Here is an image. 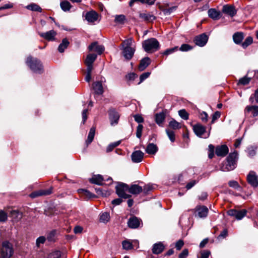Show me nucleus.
<instances>
[{
	"label": "nucleus",
	"instance_id": "obj_42",
	"mask_svg": "<svg viewBox=\"0 0 258 258\" xmlns=\"http://www.w3.org/2000/svg\"><path fill=\"white\" fill-rule=\"evenodd\" d=\"M253 42V38L251 36L247 37L244 41L241 43V46L243 48H246Z\"/></svg>",
	"mask_w": 258,
	"mask_h": 258
},
{
	"label": "nucleus",
	"instance_id": "obj_45",
	"mask_svg": "<svg viewBox=\"0 0 258 258\" xmlns=\"http://www.w3.org/2000/svg\"><path fill=\"white\" fill-rule=\"evenodd\" d=\"M249 101L251 103H253L254 102L258 103V89L255 91L254 94L250 97Z\"/></svg>",
	"mask_w": 258,
	"mask_h": 258
},
{
	"label": "nucleus",
	"instance_id": "obj_40",
	"mask_svg": "<svg viewBox=\"0 0 258 258\" xmlns=\"http://www.w3.org/2000/svg\"><path fill=\"white\" fill-rule=\"evenodd\" d=\"M11 216L16 221H18L22 218V214L17 210H13L11 212Z\"/></svg>",
	"mask_w": 258,
	"mask_h": 258
},
{
	"label": "nucleus",
	"instance_id": "obj_63",
	"mask_svg": "<svg viewBox=\"0 0 258 258\" xmlns=\"http://www.w3.org/2000/svg\"><path fill=\"white\" fill-rule=\"evenodd\" d=\"M188 254V250L187 249H184L179 254V258H186Z\"/></svg>",
	"mask_w": 258,
	"mask_h": 258
},
{
	"label": "nucleus",
	"instance_id": "obj_1",
	"mask_svg": "<svg viewBox=\"0 0 258 258\" xmlns=\"http://www.w3.org/2000/svg\"><path fill=\"white\" fill-rule=\"evenodd\" d=\"M133 42V39L131 38L124 40L121 44L122 55L128 60L132 58L136 51Z\"/></svg>",
	"mask_w": 258,
	"mask_h": 258
},
{
	"label": "nucleus",
	"instance_id": "obj_35",
	"mask_svg": "<svg viewBox=\"0 0 258 258\" xmlns=\"http://www.w3.org/2000/svg\"><path fill=\"white\" fill-rule=\"evenodd\" d=\"M60 7L64 12H68L72 8V5L68 1H63L60 2Z\"/></svg>",
	"mask_w": 258,
	"mask_h": 258
},
{
	"label": "nucleus",
	"instance_id": "obj_14",
	"mask_svg": "<svg viewBox=\"0 0 258 258\" xmlns=\"http://www.w3.org/2000/svg\"><path fill=\"white\" fill-rule=\"evenodd\" d=\"M38 34L47 41H54L56 35V32L53 30H50L45 33L39 32Z\"/></svg>",
	"mask_w": 258,
	"mask_h": 258
},
{
	"label": "nucleus",
	"instance_id": "obj_34",
	"mask_svg": "<svg viewBox=\"0 0 258 258\" xmlns=\"http://www.w3.org/2000/svg\"><path fill=\"white\" fill-rule=\"evenodd\" d=\"M69 42L67 38L62 39L61 43L59 45L58 50L59 52L62 53L64 51L69 45Z\"/></svg>",
	"mask_w": 258,
	"mask_h": 258
},
{
	"label": "nucleus",
	"instance_id": "obj_3",
	"mask_svg": "<svg viewBox=\"0 0 258 258\" xmlns=\"http://www.w3.org/2000/svg\"><path fill=\"white\" fill-rule=\"evenodd\" d=\"M26 62L33 72L41 74L43 72V66L40 60L37 58L29 56Z\"/></svg>",
	"mask_w": 258,
	"mask_h": 258
},
{
	"label": "nucleus",
	"instance_id": "obj_56",
	"mask_svg": "<svg viewBox=\"0 0 258 258\" xmlns=\"http://www.w3.org/2000/svg\"><path fill=\"white\" fill-rule=\"evenodd\" d=\"M60 256V251L56 250L50 253L48 255V258H59Z\"/></svg>",
	"mask_w": 258,
	"mask_h": 258
},
{
	"label": "nucleus",
	"instance_id": "obj_8",
	"mask_svg": "<svg viewBox=\"0 0 258 258\" xmlns=\"http://www.w3.org/2000/svg\"><path fill=\"white\" fill-rule=\"evenodd\" d=\"M247 211L245 209L240 210L236 209H230L228 211L227 214L229 216L234 217L237 220H241L247 214Z\"/></svg>",
	"mask_w": 258,
	"mask_h": 258
},
{
	"label": "nucleus",
	"instance_id": "obj_53",
	"mask_svg": "<svg viewBox=\"0 0 258 258\" xmlns=\"http://www.w3.org/2000/svg\"><path fill=\"white\" fill-rule=\"evenodd\" d=\"M150 72H145L143 73L140 77V82L138 83V84H140L145 80L148 78L150 76Z\"/></svg>",
	"mask_w": 258,
	"mask_h": 258
},
{
	"label": "nucleus",
	"instance_id": "obj_29",
	"mask_svg": "<svg viewBox=\"0 0 258 258\" xmlns=\"http://www.w3.org/2000/svg\"><path fill=\"white\" fill-rule=\"evenodd\" d=\"M244 38L243 33L242 32L235 33L233 35V39L235 43L237 44H241Z\"/></svg>",
	"mask_w": 258,
	"mask_h": 258
},
{
	"label": "nucleus",
	"instance_id": "obj_2",
	"mask_svg": "<svg viewBox=\"0 0 258 258\" xmlns=\"http://www.w3.org/2000/svg\"><path fill=\"white\" fill-rule=\"evenodd\" d=\"M237 154L235 152L230 153L221 166L220 169L223 171H229L235 168Z\"/></svg>",
	"mask_w": 258,
	"mask_h": 258
},
{
	"label": "nucleus",
	"instance_id": "obj_27",
	"mask_svg": "<svg viewBox=\"0 0 258 258\" xmlns=\"http://www.w3.org/2000/svg\"><path fill=\"white\" fill-rule=\"evenodd\" d=\"M143 191V188L138 184H133L129 187L128 192L133 195H138Z\"/></svg>",
	"mask_w": 258,
	"mask_h": 258
},
{
	"label": "nucleus",
	"instance_id": "obj_24",
	"mask_svg": "<svg viewBox=\"0 0 258 258\" xmlns=\"http://www.w3.org/2000/svg\"><path fill=\"white\" fill-rule=\"evenodd\" d=\"M164 248L165 246L161 242H159L153 245L152 252L156 254H160L163 251Z\"/></svg>",
	"mask_w": 258,
	"mask_h": 258
},
{
	"label": "nucleus",
	"instance_id": "obj_4",
	"mask_svg": "<svg viewBox=\"0 0 258 258\" xmlns=\"http://www.w3.org/2000/svg\"><path fill=\"white\" fill-rule=\"evenodd\" d=\"M142 46L147 52H154L159 49L160 44L156 38H151L144 41L142 43Z\"/></svg>",
	"mask_w": 258,
	"mask_h": 258
},
{
	"label": "nucleus",
	"instance_id": "obj_25",
	"mask_svg": "<svg viewBox=\"0 0 258 258\" xmlns=\"http://www.w3.org/2000/svg\"><path fill=\"white\" fill-rule=\"evenodd\" d=\"M92 88L94 90L95 93L97 94H102L104 92L102 84L100 81H97L93 83L92 84Z\"/></svg>",
	"mask_w": 258,
	"mask_h": 258
},
{
	"label": "nucleus",
	"instance_id": "obj_58",
	"mask_svg": "<svg viewBox=\"0 0 258 258\" xmlns=\"http://www.w3.org/2000/svg\"><path fill=\"white\" fill-rule=\"evenodd\" d=\"M8 218L7 214L3 210H0V221L5 222Z\"/></svg>",
	"mask_w": 258,
	"mask_h": 258
},
{
	"label": "nucleus",
	"instance_id": "obj_51",
	"mask_svg": "<svg viewBox=\"0 0 258 258\" xmlns=\"http://www.w3.org/2000/svg\"><path fill=\"white\" fill-rule=\"evenodd\" d=\"M79 193H81L83 194V195L85 196L87 198H91L94 197V196L92 194L91 192H90L89 191L84 189H81L79 190Z\"/></svg>",
	"mask_w": 258,
	"mask_h": 258
},
{
	"label": "nucleus",
	"instance_id": "obj_5",
	"mask_svg": "<svg viewBox=\"0 0 258 258\" xmlns=\"http://www.w3.org/2000/svg\"><path fill=\"white\" fill-rule=\"evenodd\" d=\"M13 245L10 242L6 240L2 242L0 248L1 256L2 258H10L13 255Z\"/></svg>",
	"mask_w": 258,
	"mask_h": 258
},
{
	"label": "nucleus",
	"instance_id": "obj_52",
	"mask_svg": "<svg viewBox=\"0 0 258 258\" xmlns=\"http://www.w3.org/2000/svg\"><path fill=\"white\" fill-rule=\"evenodd\" d=\"M192 49V47L187 44H183L179 48V50L181 51H187Z\"/></svg>",
	"mask_w": 258,
	"mask_h": 258
},
{
	"label": "nucleus",
	"instance_id": "obj_61",
	"mask_svg": "<svg viewBox=\"0 0 258 258\" xmlns=\"http://www.w3.org/2000/svg\"><path fill=\"white\" fill-rule=\"evenodd\" d=\"M46 239V238L44 236H40L38 237L36 239V241L37 246H39L40 244H43L45 242Z\"/></svg>",
	"mask_w": 258,
	"mask_h": 258
},
{
	"label": "nucleus",
	"instance_id": "obj_26",
	"mask_svg": "<svg viewBox=\"0 0 258 258\" xmlns=\"http://www.w3.org/2000/svg\"><path fill=\"white\" fill-rule=\"evenodd\" d=\"M166 117L165 113L162 111L155 114V121L159 125L162 126Z\"/></svg>",
	"mask_w": 258,
	"mask_h": 258
},
{
	"label": "nucleus",
	"instance_id": "obj_57",
	"mask_svg": "<svg viewBox=\"0 0 258 258\" xmlns=\"http://www.w3.org/2000/svg\"><path fill=\"white\" fill-rule=\"evenodd\" d=\"M177 50H178V47L177 46H175V47H174L173 48L166 49L165 51H164L162 53V54L163 55H169L170 54L172 53L173 52H174V51H176Z\"/></svg>",
	"mask_w": 258,
	"mask_h": 258
},
{
	"label": "nucleus",
	"instance_id": "obj_10",
	"mask_svg": "<svg viewBox=\"0 0 258 258\" xmlns=\"http://www.w3.org/2000/svg\"><path fill=\"white\" fill-rule=\"evenodd\" d=\"M209 210L205 206H198L196 208L195 216L200 218H206L208 214Z\"/></svg>",
	"mask_w": 258,
	"mask_h": 258
},
{
	"label": "nucleus",
	"instance_id": "obj_16",
	"mask_svg": "<svg viewBox=\"0 0 258 258\" xmlns=\"http://www.w3.org/2000/svg\"><path fill=\"white\" fill-rule=\"evenodd\" d=\"M52 187L46 189H41L32 192L30 195V197L32 198H35L39 196L49 195L52 193Z\"/></svg>",
	"mask_w": 258,
	"mask_h": 258
},
{
	"label": "nucleus",
	"instance_id": "obj_60",
	"mask_svg": "<svg viewBox=\"0 0 258 258\" xmlns=\"http://www.w3.org/2000/svg\"><path fill=\"white\" fill-rule=\"evenodd\" d=\"M221 115V113L219 111H216L212 115V119L211 121V124L214 123L216 120L218 119Z\"/></svg>",
	"mask_w": 258,
	"mask_h": 258
},
{
	"label": "nucleus",
	"instance_id": "obj_49",
	"mask_svg": "<svg viewBox=\"0 0 258 258\" xmlns=\"http://www.w3.org/2000/svg\"><path fill=\"white\" fill-rule=\"evenodd\" d=\"M199 117L203 122L206 123L208 120V115L205 111H202L200 113Z\"/></svg>",
	"mask_w": 258,
	"mask_h": 258
},
{
	"label": "nucleus",
	"instance_id": "obj_33",
	"mask_svg": "<svg viewBox=\"0 0 258 258\" xmlns=\"http://www.w3.org/2000/svg\"><path fill=\"white\" fill-rule=\"evenodd\" d=\"M250 111H251L253 117L256 116L258 115V106H247L245 108V112H249Z\"/></svg>",
	"mask_w": 258,
	"mask_h": 258
},
{
	"label": "nucleus",
	"instance_id": "obj_36",
	"mask_svg": "<svg viewBox=\"0 0 258 258\" xmlns=\"http://www.w3.org/2000/svg\"><path fill=\"white\" fill-rule=\"evenodd\" d=\"M95 133V128L92 127L89 131L87 139L86 141L87 145L90 144L93 140Z\"/></svg>",
	"mask_w": 258,
	"mask_h": 258
},
{
	"label": "nucleus",
	"instance_id": "obj_28",
	"mask_svg": "<svg viewBox=\"0 0 258 258\" xmlns=\"http://www.w3.org/2000/svg\"><path fill=\"white\" fill-rule=\"evenodd\" d=\"M139 17L147 22H152L156 19V17L149 13H140Z\"/></svg>",
	"mask_w": 258,
	"mask_h": 258
},
{
	"label": "nucleus",
	"instance_id": "obj_17",
	"mask_svg": "<svg viewBox=\"0 0 258 258\" xmlns=\"http://www.w3.org/2000/svg\"><path fill=\"white\" fill-rule=\"evenodd\" d=\"M109 117L110 121V123L112 125L117 124L119 115L115 109H112L109 110Z\"/></svg>",
	"mask_w": 258,
	"mask_h": 258
},
{
	"label": "nucleus",
	"instance_id": "obj_54",
	"mask_svg": "<svg viewBox=\"0 0 258 258\" xmlns=\"http://www.w3.org/2000/svg\"><path fill=\"white\" fill-rule=\"evenodd\" d=\"M143 128V126L142 124H139L137 126L136 136L139 139H140L141 138Z\"/></svg>",
	"mask_w": 258,
	"mask_h": 258
},
{
	"label": "nucleus",
	"instance_id": "obj_23",
	"mask_svg": "<svg viewBox=\"0 0 258 258\" xmlns=\"http://www.w3.org/2000/svg\"><path fill=\"white\" fill-rule=\"evenodd\" d=\"M209 17L214 20H219L221 17L220 12L216 10L215 9H210L208 11Z\"/></svg>",
	"mask_w": 258,
	"mask_h": 258
},
{
	"label": "nucleus",
	"instance_id": "obj_48",
	"mask_svg": "<svg viewBox=\"0 0 258 258\" xmlns=\"http://www.w3.org/2000/svg\"><path fill=\"white\" fill-rule=\"evenodd\" d=\"M166 132L171 142H174L175 141L174 132L173 131L168 129L166 130Z\"/></svg>",
	"mask_w": 258,
	"mask_h": 258
},
{
	"label": "nucleus",
	"instance_id": "obj_43",
	"mask_svg": "<svg viewBox=\"0 0 258 258\" xmlns=\"http://www.w3.org/2000/svg\"><path fill=\"white\" fill-rule=\"evenodd\" d=\"M169 126L174 130L178 129L181 127L179 123L174 119H172L169 122Z\"/></svg>",
	"mask_w": 258,
	"mask_h": 258
},
{
	"label": "nucleus",
	"instance_id": "obj_39",
	"mask_svg": "<svg viewBox=\"0 0 258 258\" xmlns=\"http://www.w3.org/2000/svg\"><path fill=\"white\" fill-rule=\"evenodd\" d=\"M56 235V231L53 230L47 234L46 239L49 241H54L55 240Z\"/></svg>",
	"mask_w": 258,
	"mask_h": 258
},
{
	"label": "nucleus",
	"instance_id": "obj_38",
	"mask_svg": "<svg viewBox=\"0 0 258 258\" xmlns=\"http://www.w3.org/2000/svg\"><path fill=\"white\" fill-rule=\"evenodd\" d=\"M126 18L124 15H117L115 16L114 22L119 24H123Z\"/></svg>",
	"mask_w": 258,
	"mask_h": 258
},
{
	"label": "nucleus",
	"instance_id": "obj_50",
	"mask_svg": "<svg viewBox=\"0 0 258 258\" xmlns=\"http://www.w3.org/2000/svg\"><path fill=\"white\" fill-rule=\"evenodd\" d=\"M138 77V75L134 73H131L126 75L125 78L128 81H133Z\"/></svg>",
	"mask_w": 258,
	"mask_h": 258
},
{
	"label": "nucleus",
	"instance_id": "obj_11",
	"mask_svg": "<svg viewBox=\"0 0 258 258\" xmlns=\"http://www.w3.org/2000/svg\"><path fill=\"white\" fill-rule=\"evenodd\" d=\"M208 40V36L205 33H203L197 36L194 39V42L197 45L203 47L206 44Z\"/></svg>",
	"mask_w": 258,
	"mask_h": 258
},
{
	"label": "nucleus",
	"instance_id": "obj_7",
	"mask_svg": "<svg viewBox=\"0 0 258 258\" xmlns=\"http://www.w3.org/2000/svg\"><path fill=\"white\" fill-rule=\"evenodd\" d=\"M85 20L91 24H95L100 22L101 16L94 10L86 12L85 15Z\"/></svg>",
	"mask_w": 258,
	"mask_h": 258
},
{
	"label": "nucleus",
	"instance_id": "obj_9",
	"mask_svg": "<svg viewBox=\"0 0 258 258\" xmlns=\"http://www.w3.org/2000/svg\"><path fill=\"white\" fill-rule=\"evenodd\" d=\"M247 180L249 184L254 187L258 186V176L253 171H250L247 176Z\"/></svg>",
	"mask_w": 258,
	"mask_h": 258
},
{
	"label": "nucleus",
	"instance_id": "obj_44",
	"mask_svg": "<svg viewBox=\"0 0 258 258\" xmlns=\"http://www.w3.org/2000/svg\"><path fill=\"white\" fill-rule=\"evenodd\" d=\"M177 7L173 6L168 9H163L162 10L165 15H169L176 10Z\"/></svg>",
	"mask_w": 258,
	"mask_h": 258
},
{
	"label": "nucleus",
	"instance_id": "obj_13",
	"mask_svg": "<svg viewBox=\"0 0 258 258\" xmlns=\"http://www.w3.org/2000/svg\"><path fill=\"white\" fill-rule=\"evenodd\" d=\"M88 49L90 51H95L100 55L104 51V47L103 45H98L97 42H94L88 46Z\"/></svg>",
	"mask_w": 258,
	"mask_h": 258
},
{
	"label": "nucleus",
	"instance_id": "obj_55",
	"mask_svg": "<svg viewBox=\"0 0 258 258\" xmlns=\"http://www.w3.org/2000/svg\"><path fill=\"white\" fill-rule=\"evenodd\" d=\"M93 69L87 68L86 75L85 78V80L87 82H90L91 80V73Z\"/></svg>",
	"mask_w": 258,
	"mask_h": 258
},
{
	"label": "nucleus",
	"instance_id": "obj_20",
	"mask_svg": "<svg viewBox=\"0 0 258 258\" xmlns=\"http://www.w3.org/2000/svg\"><path fill=\"white\" fill-rule=\"evenodd\" d=\"M140 225V220L135 216L130 218L127 222L128 226L132 229L138 228Z\"/></svg>",
	"mask_w": 258,
	"mask_h": 258
},
{
	"label": "nucleus",
	"instance_id": "obj_64",
	"mask_svg": "<svg viewBox=\"0 0 258 258\" xmlns=\"http://www.w3.org/2000/svg\"><path fill=\"white\" fill-rule=\"evenodd\" d=\"M201 258H208L210 254V251L207 250H203L201 251Z\"/></svg>",
	"mask_w": 258,
	"mask_h": 258
},
{
	"label": "nucleus",
	"instance_id": "obj_22",
	"mask_svg": "<svg viewBox=\"0 0 258 258\" xmlns=\"http://www.w3.org/2000/svg\"><path fill=\"white\" fill-rule=\"evenodd\" d=\"M151 59L149 57H145L142 58L138 66V69L140 71H143L145 70L150 64Z\"/></svg>",
	"mask_w": 258,
	"mask_h": 258
},
{
	"label": "nucleus",
	"instance_id": "obj_47",
	"mask_svg": "<svg viewBox=\"0 0 258 258\" xmlns=\"http://www.w3.org/2000/svg\"><path fill=\"white\" fill-rule=\"evenodd\" d=\"M122 247L126 250L131 249L133 248L132 243L127 240H124L122 242Z\"/></svg>",
	"mask_w": 258,
	"mask_h": 258
},
{
	"label": "nucleus",
	"instance_id": "obj_15",
	"mask_svg": "<svg viewBox=\"0 0 258 258\" xmlns=\"http://www.w3.org/2000/svg\"><path fill=\"white\" fill-rule=\"evenodd\" d=\"M229 152L228 147L225 145L218 146L215 149V154L218 156L224 157Z\"/></svg>",
	"mask_w": 258,
	"mask_h": 258
},
{
	"label": "nucleus",
	"instance_id": "obj_12",
	"mask_svg": "<svg viewBox=\"0 0 258 258\" xmlns=\"http://www.w3.org/2000/svg\"><path fill=\"white\" fill-rule=\"evenodd\" d=\"M222 12L231 17H234L237 13V10L233 5H225L223 6Z\"/></svg>",
	"mask_w": 258,
	"mask_h": 258
},
{
	"label": "nucleus",
	"instance_id": "obj_41",
	"mask_svg": "<svg viewBox=\"0 0 258 258\" xmlns=\"http://www.w3.org/2000/svg\"><path fill=\"white\" fill-rule=\"evenodd\" d=\"M27 9L32 11L41 12L42 9L37 4H31L27 6Z\"/></svg>",
	"mask_w": 258,
	"mask_h": 258
},
{
	"label": "nucleus",
	"instance_id": "obj_32",
	"mask_svg": "<svg viewBox=\"0 0 258 258\" xmlns=\"http://www.w3.org/2000/svg\"><path fill=\"white\" fill-rule=\"evenodd\" d=\"M158 150L157 146L153 143H150L148 145L146 152L149 154H155Z\"/></svg>",
	"mask_w": 258,
	"mask_h": 258
},
{
	"label": "nucleus",
	"instance_id": "obj_19",
	"mask_svg": "<svg viewBox=\"0 0 258 258\" xmlns=\"http://www.w3.org/2000/svg\"><path fill=\"white\" fill-rule=\"evenodd\" d=\"M144 155V153L141 151H135L132 154V160L134 163H140L142 161Z\"/></svg>",
	"mask_w": 258,
	"mask_h": 258
},
{
	"label": "nucleus",
	"instance_id": "obj_37",
	"mask_svg": "<svg viewBox=\"0 0 258 258\" xmlns=\"http://www.w3.org/2000/svg\"><path fill=\"white\" fill-rule=\"evenodd\" d=\"M251 80V77H248L247 75L239 79L237 84L238 85H246L249 83Z\"/></svg>",
	"mask_w": 258,
	"mask_h": 258
},
{
	"label": "nucleus",
	"instance_id": "obj_6",
	"mask_svg": "<svg viewBox=\"0 0 258 258\" xmlns=\"http://www.w3.org/2000/svg\"><path fill=\"white\" fill-rule=\"evenodd\" d=\"M116 193L120 197L124 199H128L131 196L125 193L129 189V186L124 183H119L115 187Z\"/></svg>",
	"mask_w": 258,
	"mask_h": 258
},
{
	"label": "nucleus",
	"instance_id": "obj_62",
	"mask_svg": "<svg viewBox=\"0 0 258 258\" xmlns=\"http://www.w3.org/2000/svg\"><path fill=\"white\" fill-rule=\"evenodd\" d=\"M153 189V186L150 184L145 185L143 188V191L145 194H147L149 191Z\"/></svg>",
	"mask_w": 258,
	"mask_h": 258
},
{
	"label": "nucleus",
	"instance_id": "obj_30",
	"mask_svg": "<svg viewBox=\"0 0 258 258\" xmlns=\"http://www.w3.org/2000/svg\"><path fill=\"white\" fill-rule=\"evenodd\" d=\"M110 219V214L108 212H105L101 213L99 215V221L101 223H107Z\"/></svg>",
	"mask_w": 258,
	"mask_h": 258
},
{
	"label": "nucleus",
	"instance_id": "obj_31",
	"mask_svg": "<svg viewBox=\"0 0 258 258\" xmlns=\"http://www.w3.org/2000/svg\"><path fill=\"white\" fill-rule=\"evenodd\" d=\"M105 180L102 176L101 175H97L93 176L92 178L89 179L90 182L98 185H102V181Z\"/></svg>",
	"mask_w": 258,
	"mask_h": 258
},
{
	"label": "nucleus",
	"instance_id": "obj_21",
	"mask_svg": "<svg viewBox=\"0 0 258 258\" xmlns=\"http://www.w3.org/2000/svg\"><path fill=\"white\" fill-rule=\"evenodd\" d=\"M206 127L200 123H197L193 126V130L195 134L201 137L206 132Z\"/></svg>",
	"mask_w": 258,
	"mask_h": 258
},
{
	"label": "nucleus",
	"instance_id": "obj_46",
	"mask_svg": "<svg viewBox=\"0 0 258 258\" xmlns=\"http://www.w3.org/2000/svg\"><path fill=\"white\" fill-rule=\"evenodd\" d=\"M179 115L183 119L187 120L188 119V113L185 109H181L178 111Z\"/></svg>",
	"mask_w": 258,
	"mask_h": 258
},
{
	"label": "nucleus",
	"instance_id": "obj_59",
	"mask_svg": "<svg viewBox=\"0 0 258 258\" xmlns=\"http://www.w3.org/2000/svg\"><path fill=\"white\" fill-rule=\"evenodd\" d=\"M228 185L229 186L234 188L235 189H237L240 187L238 183L235 180L229 181L228 182Z\"/></svg>",
	"mask_w": 258,
	"mask_h": 258
},
{
	"label": "nucleus",
	"instance_id": "obj_18",
	"mask_svg": "<svg viewBox=\"0 0 258 258\" xmlns=\"http://www.w3.org/2000/svg\"><path fill=\"white\" fill-rule=\"evenodd\" d=\"M97 58V55L94 53H90L87 55L84 63L87 66V68L93 69V63Z\"/></svg>",
	"mask_w": 258,
	"mask_h": 258
}]
</instances>
